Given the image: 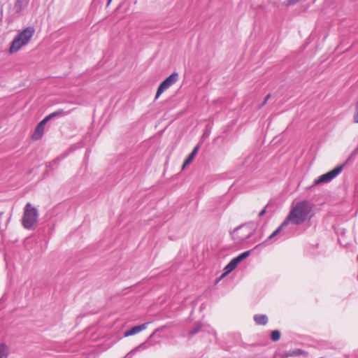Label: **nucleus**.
<instances>
[{
    "label": "nucleus",
    "instance_id": "obj_1",
    "mask_svg": "<svg viewBox=\"0 0 358 358\" xmlns=\"http://www.w3.org/2000/svg\"><path fill=\"white\" fill-rule=\"evenodd\" d=\"M313 215V204L308 200L299 201L291 207L283 225H300L310 220Z\"/></svg>",
    "mask_w": 358,
    "mask_h": 358
},
{
    "label": "nucleus",
    "instance_id": "obj_2",
    "mask_svg": "<svg viewBox=\"0 0 358 358\" xmlns=\"http://www.w3.org/2000/svg\"><path fill=\"white\" fill-rule=\"evenodd\" d=\"M35 28L28 27L20 31L13 38L9 48L10 54L19 51L22 47L27 45L35 34Z\"/></svg>",
    "mask_w": 358,
    "mask_h": 358
},
{
    "label": "nucleus",
    "instance_id": "obj_3",
    "mask_svg": "<svg viewBox=\"0 0 358 358\" xmlns=\"http://www.w3.org/2000/svg\"><path fill=\"white\" fill-rule=\"evenodd\" d=\"M38 210L31 203H27L23 209L21 223L26 229H33L38 221Z\"/></svg>",
    "mask_w": 358,
    "mask_h": 358
},
{
    "label": "nucleus",
    "instance_id": "obj_4",
    "mask_svg": "<svg viewBox=\"0 0 358 358\" xmlns=\"http://www.w3.org/2000/svg\"><path fill=\"white\" fill-rule=\"evenodd\" d=\"M254 230L255 229L251 224H243L236 228L231 232V236L234 241L241 242L249 238L253 234Z\"/></svg>",
    "mask_w": 358,
    "mask_h": 358
},
{
    "label": "nucleus",
    "instance_id": "obj_5",
    "mask_svg": "<svg viewBox=\"0 0 358 358\" xmlns=\"http://www.w3.org/2000/svg\"><path fill=\"white\" fill-rule=\"evenodd\" d=\"M344 164L335 167L333 170L320 176L318 178H317L313 185H318L321 183H326L330 182L332 179H334L336 176H338L343 170Z\"/></svg>",
    "mask_w": 358,
    "mask_h": 358
},
{
    "label": "nucleus",
    "instance_id": "obj_6",
    "mask_svg": "<svg viewBox=\"0 0 358 358\" xmlns=\"http://www.w3.org/2000/svg\"><path fill=\"white\" fill-rule=\"evenodd\" d=\"M178 79V73H173L167 77L159 86L155 99H158L159 96L164 92V90L169 88L172 85L176 83Z\"/></svg>",
    "mask_w": 358,
    "mask_h": 358
},
{
    "label": "nucleus",
    "instance_id": "obj_7",
    "mask_svg": "<svg viewBox=\"0 0 358 358\" xmlns=\"http://www.w3.org/2000/svg\"><path fill=\"white\" fill-rule=\"evenodd\" d=\"M48 122H46L44 119L42 120L36 127L32 135L31 139L33 141H37L41 139L44 133L45 125Z\"/></svg>",
    "mask_w": 358,
    "mask_h": 358
},
{
    "label": "nucleus",
    "instance_id": "obj_8",
    "mask_svg": "<svg viewBox=\"0 0 358 358\" xmlns=\"http://www.w3.org/2000/svg\"><path fill=\"white\" fill-rule=\"evenodd\" d=\"M148 324L149 323H144L143 324L134 327L130 330H128L124 332V337H129V336H133L134 334H136L141 332L143 330L146 329Z\"/></svg>",
    "mask_w": 358,
    "mask_h": 358
},
{
    "label": "nucleus",
    "instance_id": "obj_9",
    "mask_svg": "<svg viewBox=\"0 0 358 358\" xmlns=\"http://www.w3.org/2000/svg\"><path fill=\"white\" fill-rule=\"evenodd\" d=\"M254 320L258 325H266L268 322V317L265 315H255Z\"/></svg>",
    "mask_w": 358,
    "mask_h": 358
},
{
    "label": "nucleus",
    "instance_id": "obj_10",
    "mask_svg": "<svg viewBox=\"0 0 358 358\" xmlns=\"http://www.w3.org/2000/svg\"><path fill=\"white\" fill-rule=\"evenodd\" d=\"M250 251H245L241 254H240L236 257L234 258L231 262L234 263L236 266L244 259L248 257L250 255Z\"/></svg>",
    "mask_w": 358,
    "mask_h": 358
},
{
    "label": "nucleus",
    "instance_id": "obj_11",
    "mask_svg": "<svg viewBox=\"0 0 358 358\" xmlns=\"http://www.w3.org/2000/svg\"><path fill=\"white\" fill-rule=\"evenodd\" d=\"M9 350L8 346L4 344H0V358H8Z\"/></svg>",
    "mask_w": 358,
    "mask_h": 358
},
{
    "label": "nucleus",
    "instance_id": "obj_12",
    "mask_svg": "<svg viewBox=\"0 0 358 358\" xmlns=\"http://www.w3.org/2000/svg\"><path fill=\"white\" fill-rule=\"evenodd\" d=\"M65 113L64 112L63 110L60 109V110H58L57 111H55L50 114H49L48 115H47L44 120L46 121V122H48L50 120H51L52 118L55 117H57V116H59V115H64Z\"/></svg>",
    "mask_w": 358,
    "mask_h": 358
},
{
    "label": "nucleus",
    "instance_id": "obj_13",
    "mask_svg": "<svg viewBox=\"0 0 358 358\" xmlns=\"http://www.w3.org/2000/svg\"><path fill=\"white\" fill-rule=\"evenodd\" d=\"M304 353V351L300 350V349H296V350H294L293 351H290L289 352H287L285 354V357H296V356H299L301 355H303Z\"/></svg>",
    "mask_w": 358,
    "mask_h": 358
},
{
    "label": "nucleus",
    "instance_id": "obj_14",
    "mask_svg": "<svg viewBox=\"0 0 358 358\" xmlns=\"http://www.w3.org/2000/svg\"><path fill=\"white\" fill-rule=\"evenodd\" d=\"M236 266H237L231 261L224 268V273H223V275H227L231 271H232L234 269H235Z\"/></svg>",
    "mask_w": 358,
    "mask_h": 358
},
{
    "label": "nucleus",
    "instance_id": "obj_15",
    "mask_svg": "<svg viewBox=\"0 0 358 358\" xmlns=\"http://www.w3.org/2000/svg\"><path fill=\"white\" fill-rule=\"evenodd\" d=\"M280 332L278 330H273L271 334V338L273 341H278L280 338Z\"/></svg>",
    "mask_w": 358,
    "mask_h": 358
},
{
    "label": "nucleus",
    "instance_id": "obj_16",
    "mask_svg": "<svg viewBox=\"0 0 358 358\" xmlns=\"http://www.w3.org/2000/svg\"><path fill=\"white\" fill-rule=\"evenodd\" d=\"M194 157H195L193 156V155L189 154V156L187 157V158L185 160V162L182 166V170L185 169L187 166L190 164L192 162V161L194 160Z\"/></svg>",
    "mask_w": 358,
    "mask_h": 358
},
{
    "label": "nucleus",
    "instance_id": "obj_17",
    "mask_svg": "<svg viewBox=\"0 0 358 358\" xmlns=\"http://www.w3.org/2000/svg\"><path fill=\"white\" fill-rule=\"evenodd\" d=\"M287 225H283V222L281 224V225L269 236L270 238L274 237L276 236Z\"/></svg>",
    "mask_w": 358,
    "mask_h": 358
},
{
    "label": "nucleus",
    "instance_id": "obj_18",
    "mask_svg": "<svg viewBox=\"0 0 358 358\" xmlns=\"http://www.w3.org/2000/svg\"><path fill=\"white\" fill-rule=\"evenodd\" d=\"M199 145L196 146L190 154L193 155V156L195 157L196 153L199 151Z\"/></svg>",
    "mask_w": 358,
    "mask_h": 358
},
{
    "label": "nucleus",
    "instance_id": "obj_19",
    "mask_svg": "<svg viewBox=\"0 0 358 358\" xmlns=\"http://www.w3.org/2000/svg\"><path fill=\"white\" fill-rule=\"evenodd\" d=\"M269 97H270V94H267V95L266 96V97L264 98V101H263V103H262V106H264V105H265V104H266V102H267V101L268 100Z\"/></svg>",
    "mask_w": 358,
    "mask_h": 358
},
{
    "label": "nucleus",
    "instance_id": "obj_20",
    "mask_svg": "<svg viewBox=\"0 0 358 358\" xmlns=\"http://www.w3.org/2000/svg\"><path fill=\"white\" fill-rule=\"evenodd\" d=\"M266 207H265L263 210H262L260 211V213H259V215L260 217L263 216V215L265 214V213H266Z\"/></svg>",
    "mask_w": 358,
    "mask_h": 358
},
{
    "label": "nucleus",
    "instance_id": "obj_21",
    "mask_svg": "<svg viewBox=\"0 0 358 358\" xmlns=\"http://www.w3.org/2000/svg\"><path fill=\"white\" fill-rule=\"evenodd\" d=\"M195 332H196V331H191L190 333H191V334H194Z\"/></svg>",
    "mask_w": 358,
    "mask_h": 358
},
{
    "label": "nucleus",
    "instance_id": "obj_22",
    "mask_svg": "<svg viewBox=\"0 0 358 358\" xmlns=\"http://www.w3.org/2000/svg\"><path fill=\"white\" fill-rule=\"evenodd\" d=\"M112 0H108V3L109 4L111 2Z\"/></svg>",
    "mask_w": 358,
    "mask_h": 358
}]
</instances>
